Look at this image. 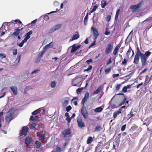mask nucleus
I'll use <instances>...</instances> for the list:
<instances>
[{
  "label": "nucleus",
  "mask_w": 152,
  "mask_h": 152,
  "mask_svg": "<svg viewBox=\"0 0 152 152\" xmlns=\"http://www.w3.org/2000/svg\"><path fill=\"white\" fill-rule=\"evenodd\" d=\"M92 69V66L91 65L89 66L87 69H85L84 71H88L89 70H91Z\"/></svg>",
  "instance_id": "de8ad7c7"
},
{
  "label": "nucleus",
  "mask_w": 152,
  "mask_h": 152,
  "mask_svg": "<svg viewBox=\"0 0 152 152\" xmlns=\"http://www.w3.org/2000/svg\"><path fill=\"white\" fill-rule=\"evenodd\" d=\"M124 108V107H122L120 109L114 112V113L115 114H117V115H118L119 113H121V111L122 110V109Z\"/></svg>",
  "instance_id": "e433bc0d"
},
{
  "label": "nucleus",
  "mask_w": 152,
  "mask_h": 152,
  "mask_svg": "<svg viewBox=\"0 0 152 152\" xmlns=\"http://www.w3.org/2000/svg\"><path fill=\"white\" fill-rule=\"evenodd\" d=\"M80 113L85 119L87 118L88 117V113L86 107H83L81 109Z\"/></svg>",
  "instance_id": "7ed1b4c3"
},
{
  "label": "nucleus",
  "mask_w": 152,
  "mask_h": 152,
  "mask_svg": "<svg viewBox=\"0 0 152 152\" xmlns=\"http://www.w3.org/2000/svg\"><path fill=\"white\" fill-rule=\"evenodd\" d=\"M31 140L30 137H27L25 139V143L26 145H29L31 143Z\"/></svg>",
  "instance_id": "6ab92c4d"
},
{
  "label": "nucleus",
  "mask_w": 152,
  "mask_h": 152,
  "mask_svg": "<svg viewBox=\"0 0 152 152\" xmlns=\"http://www.w3.org/2000/svg\"><path fill=\"white\" fill-rule=\"evenodd\" d=\"M16 31H15L12 34V35H14L16 36H18L20 33V30L19 29H17L15 30Z\"/></svg>",
  "instance_id": "5701e85b"
},
{
  "label": "nucleus",
  "mask_w": 152,
  "mask_h": 152,
  "mask_svg": "<svg viewBox=\"0 0 152 152\" xmlns=\"http://www.w3.org/2000/svg\"><path fill=\"white\" fill-rule=\"evenodd\" d=\"M10 88L14 95H16L17 94V88L16 87L14 86H12L10 87Z\"/></svg>",
  "instance_id": "2eb2a0df"
},
{
  "label": "nucleus",
  "mask_w": 152,
  "mask_h": 152,
  "mask_svg": "<svg viewBox=\"0 0 152 152\" xmlns=\"http://www.w3.org/2000/svg\"><path fill=\"white\" fill-rule=\"evenodd\" d=\"M88 15H87L85 17L84 19V24L85 25H86L88 19Z\"/></svg>",
  "instance_id": "a19ab883"
},
{
  "label": "nucleus",
  "mask_w": 152,
  "mask_h": 152,
  "mask_svg": "<svg viewBox=\"0 0 152 152\" xmlns=\"http://www.w3.org/2000/svg\"><path fill=\"white\" fill-rule=\"evenodd\" d=\"M92 60L90 59L89 60H87L86 61V63L88 64H89L90 63H91L92 62Z\"/></svg>",
  "instance_id": "4d7b16f0"
},
{
  "label": "nucleus",
  "mask_w": 152,
  "mask_h": 152,
  "mask_svg": "<svg viewBox=\"0 0 152 152\" xmlns=\"http://www.w3.org/2000/svg\"><path fill=\"white\" fill-rule=\"evenodd\" d=\"M142 4V3L141 2L136 5H131L130 7V8L133 10L132 11V12H137L139 10V9Z\"/></svg>",
  "instance_id": "f03ea898"
},
{
  "label": "nucleus",
  "mask_w": 152,
  "mask_h": 152,
  "mask_svg": "<svg viewBox=\"0 0 152 152\" xmlns=\"http://www.w3.org/2000/svg\"><path fill=\"white\" fill-rule=\"evenodd\" d=\"M39 136L41 137V139L42 140H43L45 139V135L44 134H40Z\"/></svg>",
  "instance_id": "4c0bfd02"
},
{
  "label": "nucleus",
  "mask_w": 152,
  "mask_h": 152,
  "mask_svg": "<svg viewBox=\"0 0 152 152\" xmlns=\"http://www.w3.org/2000/svg\"><path fill=\"white\" fill-rule=\"evenodd\" d=\"M121 84H118L117 86L116 87V89L117 90H118L120 88V87L121 86Z\"/></svg>",
  "instance_id": "052dcab7"
},
{
  "label": "nucleus",
  "mask_w": 152,
  "mask_h": 152,
  "mask_svg": "<svg viewBox=\"0 0 152 152\" xmlns=\"http://www.w3.org/2000/svg\"><path fill=\"white\" fill-rule=\"evenodd\" d=\"M138 126H137L136 125H134V126H133L131 127V129L132 131H134L135 130L138 128Z\"/></svg>",
  "instance_id": "37998d69"
},
{
  "label": "nucleus",
  "mask_w": 152,
  "mask_h": 152,
  "mask_svg": "<svg viewBox=\"0 0 152 152\" xmlns=\"http://www.w3.org/2000/svg\"><path fill=\"white\" fill-rule=\"evenodd\" d=\"M56 151L57 152H61L62 151V149L58 146L57 145L56 147Z\"/></svg>",
  "instance_id": "c756f323"
},
{
  "label": "nucleus",
  "mask_w": 152,
  "mask_h": 152,
  "mask_svg": "<svg viewBox=\"0 0 152 152\" xmlns=\"http://www.w3.org/2000/svg\"><path fill=\"white\" fill-rule=\"evenodd\" d=\"M77 121L78 126L80 128H82L85 126V124L83 121H82V120L80 118H77Z\"/></svg>",
  "instance_id": "0eeeda50"
},
{
  "label": "nucleus",
  "mask_w": 152,
  "mask_h": 152,
  "mask_svg": "<svg viewBox=\"0 0 152 152\" xmlns=\"http://www.w3.org/2000/svg\"><path fill=\"white\" fill-rule=\"evenodd\" d=\"M12 113L10 110L6 114L5 120L7 122L9 123L12 120Z\"/></svg>",
  "instance_id": "39448f33"
},
{
  "label": "nucleus",
  "mask_w": 152,
  "mask_h": 152,
  "mask_svg": "<svg viewBox=\"0 0 152 152\" xmlns=\"http://www.w3.org/2000/svg\"><path fill=\"white\" fill-rule=\"evenodd\" d=\"M129 103V101L127 100L126 98L124 97V104H125L126 105V103L128 104Z\"/></svg>",
  "instance_id": "0e129e2a"
},
{
  "label": "nucleus",
  "mask_w": 152,
  "mask_h": 152,
  "mask_svg": "<svg viewBox=\"0 0 152 152\" xmlns=\"http://www.w3.org/2000/svg\"><path fill=\"white\" fill-rule=\"evenodd\" d=\"M13 54L14 55H16L17 54V50L16 49H15L12 50Z\"/></svg>",
  "instance_id": "09e8293b"
},
{
  "label": "nucleus",
  "mask_w": 152,
  "mask_h": 152,
  "mask_svg": "<svg viewBox=\"0 0 152 152\" xmlns=\"http://www.w3.org/2000/svg\"><path fill=\"white\" fill-rule=\"evenodd\" d=\"M38 119V118H34L33 117V116H31L30 118V120H31L32 121H36Z\"/></svg>",
  "instance_id": "ea45409f"
},
{
  "label": "nucleus",
  "mask_w": 152,
  "mask_h": 152,
  "mask_svg": "<svg viewBox=\"0 0 152 152\" xmlns=\"http://www.w3.org/2000/svg\"><path fill=\"white\" fill-rule=\"evenodd\" d=\"M151 52L149 50L146 51L145 54L141 53L139 48L137 47V48L136 53L135 55L133 63L136 64L139 63V57H140L142 66H144L146 64V60L150 55Z\"/></svg>",
  "instance_id": "f257e3e1"
},
{
  "label": "nucleus",
  "mask_w": 152,
  "mask_h": 152,
  "mask_svg": "<svg viewBox=\"0 0 152 152\" xmlns=\"http://www.w3.org/2000/svg\"><path fill=\"white\" fill-rule=\"evenodd\" d=\"M111 18V16L110 15H109L107 16V17L106 20L107 22H109Z\"/></svg>",
  "instance_id": "680f3d73"
},
{
  "label": "nucleus",
  "mask_w": 152,
  "mask_h": 152,
  "mask_svg": "<svg viewBox=\"0 0 152 152\" xmlns=\"http://www.w3.org/2000/svg\"><path fill=\"white\" fill-rule=\"evenodd\" d=\"M103 108L104 106L102 105L95 109L94 110V111L96 113L101 112L103 110Z\"/></svg>",
  "instance_id": "f3484780"
},
{
  "label": "nucleus",
  "mask_w": 152,
  "mask_h": 152,
  "mask_svg": "<svg viewBox=\"0 0 152 152\" xmlns=\"http://www.w3.org/2000/svg\"><path fill=\"white\" fill-rule=\"evenodd\" d=\"M101 86L97 88V89L94 92V94H97L99 93L101 91Z\"/></svg>",
  "instance_id": "393cba45"
},
{
  "label": "nucleus",
  "mask_w": 152,
  "mask_h": 152,
  "mask_svg": "<svg viewBox=\"0 0 152 152\" xmlns=\"http://www.w3.org/2000/svg\"><path fill=\"white\" fill-rule=\"evenodd\" d=\"M69 140L68 139H66L65 141V142L63 144V146L65 147L67 144L69 142Z\"/></svg>",
  "instance_id": "3c124183"
},
{
  "label": "nucleus",
  "mask_w": 152,
  "mask_h": 152,
  "mask_svg": "<svg viewBox=\"0 0 152 152\" xmlns=\"http://www.w3.org/2000/svg\"><path fill=\"white\" fill-rule=\"evenodd\" d=\"M132 85H128L126 86H124V93L126 92H129L130 91V89L131 88Z\"/></svg>",
  "instance_id": "9d476101"
},
{
  "label": "nucleus",
  "mask_w": 152,
  "mask_h": 152,
  "mask_svg": "<svg viewBox=\"0 0 152 152\" xmlns=\"http://www.w3.org/2000/svg\"><path fill=\"white\" fill-rule=\"evenodd\" d=\"M93 141V139L92 137H89L88 138L87 143V144H90Z\"/></svg>",
  "instance_id": "a878e982"
},
{
  "label": "nucleus",
  "mask_w": 152,
  "mask_h": 152,
  "mask_svg": "<svg viewBox=\"0 0 152 152\" xmlns=\"http://www.w3.org/2000/svg\"><path fill=\"white\" fill-rule=\"evenodd\" d=\"M53 5L55 6H58L59 4V3L57 1H55L53 2Z\"/></svg>",
  "instance_id": "603ef678"
},
{
  "label": "nucleus",
  "mask_w": 152,
  "mask_h": 152,
  "mask_svg": "<svg viewBox=\"0 0 152 152\" xmlns=\"http://www.w3.org/2000/svg\"><path fill=\"white\" fill-rule=\"evenodd\" d=\"M39 111H38V110H36L32 113V114L33 115H37Z\"/></svg>",
  "instance_id": "8fccbe9b"
},
{
  "label": "nucleus",
  "mask_w": 152,
  "mask_h": 152,
  "mask_svg": "<svg viewBox=\"0 0 152 152\" xmlns=\"http://www.w3.org/2000/svg\"><path fill=\"white\" fill-rule=\"evenodd\" d=\"M56 85V82L55 81L52 82L50 84V86L51 88H54L55 87Z\"/></svg>",
  "instance_id": "72a5a7b5"
},
{
  "label": "nucleus",
  "mask_w": 152,
  "mask_h": 152,
  "mask_svg": "<svg viewBox=\"0 0 152 152\" xmlns=\"http://www.w3.org/2000/svg\"><path fill=\"white\" fill-rule=\"evenodd\" d=\"M93 33L94 35L95 39H96L97 38L99 35V34L97 30H96V31H94L93 32Z\"/></svg>",
  "instance_id": "bb28decb"
},
{
  "label": "nucleus",
  "mask_w": 152,
  "mask_h": 152,
  "mask_svg": "<svg viewBox=\"0 0 152 152\" xmlns=\"http://www.w3.org/2000/svg\"><path fill=\"white\" fill-rule=\"evenodd\" d=\"M39 112L41 113H45V111L43 107L40 108L38 109Z\"/></svg>",
  "instance_id": "2f4dec72"
},
{
  "label": "nucleus",
  "mask_w": 152,
  "mask_h": 152,
  "mask_svg": "<svg viewBox=\"0 0 152 152\" xmlns=\"http://www.w3.org/2000/svg\"><path fill=\"white\" fill-rule=\"evenodd\" d=\"M106 5L107 2L106 1H101V5L102 8H104Z\"/></svg>",
  "instance_id": "aec40b11"
},
{
  "label": "nucleus",
  "mask_w": 152,
  "mask_h": 152,
  "mask_svg": "<svg viewBox=\"0 0 152 152\" xmlns=\"http://www.w3.org/2000/svg\"><path fill=\"white\" fill-rule=\"evenodd\" d=\"M101 129V128L100 126H97L95 128L94 132H98Z\"/></svg>",
  "instance_id": "f704fd0d"
},
{
  "label": "nucleus",
  "mask_w": 152,
  "mask_h": 152,
  "mask_svg": "<svg viewBox=\"0 0 152 152\" xmlns=\"http://www.w3.org/2000/svg\"><path fill=\"white\" fill-rule=\"evenodd\" d=\"M110 34V32L107 31V28H106V30L104 33V34L106 35H108Z\"/></svg>",
  "instance_id": "e2e57ef3"
},
{
  "label": "nucleus",
  "mask_w": 152,
  "mask_h": 152,
  "mask_svg": "<svg viewBox=\"0 0 152 152\" xmlns=\"http://www.w3.org/2000/svg\"><path fill=\"white\" fill-rule=\"evenodd\" d=\"M113 48V46L109 44H108L107 47L105 50V53L107 54L110 53L112 51V49Z\"/></svg>",
  "instance_id": "6e6552de"
},
{
  "label": "nucleus",
  "mask_w": 152,
  "mask_h": 152,
  "mask_svg": "<svg viewBox=\"0 0 152 152\" xmlns=\"http://www.w3.org/2000/svg\"><path fill=\"white\" fill-rule=\"evenodd\" d=\"M110 70H111L110 68L106 69L105 70V73L106 74H108L110 72Z\"/></svg>",
  "instance_id": "bf43d9fd"
},
{
  "label": "nucleus",
  "mask_w": 152,
  "mask_h": 152,
  "mask_svg": "<svg viewBox=\"0 0 152 152\" xmlns=\"http://www.w3.org/2000/svg\"><path fill=\"white\" fill-rule=\"evenodd\" d=\"M83 89V88H79L77 90V94L80 93L82 92Z\"/></svg>",
  "instance_id": "a18cd8bd"
},
{
  "label": "nucleus",
  "mask_w": 152,
  "mask_h": 152,
  "mask_svg": "<svg viewBox=\"0 0 152 152\" xmlns=\"http://www.w3.org/2000/svg\"><path fill=\"white\" fill-rule=\"evenodd\" d=\"M71 117L69 118V117H67L66 119L68 123H69L71 121Z\"/></svg>",
  "instance_id": "69168bd1"
},
{
  "label": "nucleus",
  "mask_w": 152,
  "mask_h": 152,
  "mask_svg": "<svg viewBox=\"0 0 152 152\" xmlns=\"http://www.w3.org/2000/svg\"><path fill=\"white\" fill-rule=\"evenodd\" d=\"M14 21L15 22H18L20 24H22V23L20 20L18 19H16L14 20Z\"/></svg>",
  "instance_id": "338daca9"
},
{
  "label": "nucleus",
  "mask_w": 152,
  "mask_h": 152,
  "mask_svg": "<svg viewBox=\"0 0 152 152\" xmlns=\"http://www.w3.org/2000/svg\"><path fill=\"white\" fill-rule=\"evenodd\" d=\"M151 80V79L149 78L148 75H146L143 86H145L148 83H149Z\"/></svg>",
  "instance_id": "4468645a"
},
{
  "label": "nucleus",
  "mask_w": 152,
  "mask_h": 152,
  "mask_svg": "<svg viewBox=\"0 0 152 152\" xmlns=\"http://www.w3.org/2000/svg\"><path fill=\"white\" fill-rule=\"evenodd\" d=\"M37 20V19H36L32 21L31 23L32 26H34L35 24V23Z\"/></svg>",
  "instance_id": "864d4df0"
},
{
  "label": "nucleus",
  "mask_w": 152,
  "mask_h": 152,
  "mask_svg": "<svg viewBox=\"0 0 152 152\" xmlns=\"http://www.w3.org/2000/svg\"><path fill=\"white\" fill-rule=\"evenodd\" d=\"M53 45V42H51L49 44L46 45L43 48L44 51L46 50L49 48L52 47Z\"/></svg>",
  "instance_id": "ddd939ff"
},
{
  "label": "nucleus",
  "mask_w": 152,
  "mask_h": 152,
  "mask_svg": "<svg viewBox=\"0 0 152 152\" xmlns=\"http://www.w3.org/2000/svg\"><path fill=\"white\" fill-rule=\"evenodd\" d=\"M6 57V55L4 53H0V58L2 59Z\"/></svg>",
  "instance_id": "49530a36"
},
{
  "label": "nucleus",
  "mask_w": 152,
  "mask_h": 152,
  "mask_svg": "<svg viewBox=\"0 0 152 152\" xmlns=\"http://www.w3.org/2000/svg\"><path fill=\"white\" fill-rule=\"evenodd\" d=\"M26 42V41H24V40H23L19 44H18V43L17 44V45L20 47H22L23 46L24 43Z\"/></svg>",
  "instance_id": "7c9ffc66"
},
{
  "label": "nucleus",
  "mask_w": 152,
  "mask_h": 152,
  "mask_svg": "<svg viewBox=\"0 0 152 152\" xmlns=\"http://www.w3.org/2000/svg\"><path fill=\"white\" fill-rule=\"evenodd\" d=\"M119 76V74H113V78H115L116 77H117Z\"/></svg>",
  "instance_id": "774afa93"
},
{
  "label": "nucleus",
  "mask_w": 152,
  "mask_h": 152,
  "mask_svg": "<svg viewBox=\"0 0 152 152\" xmlns=\"http://www.w3.org/2000/svg\"><path fill=\"white\" fill-rule=\"evenodd\" d=\"M62 135L64 137H71V132L69 128L65 129L62 132Z\"/></svg>",
  "instance_id": "20e7f679"
},
{
  "label": "nucleus",
  "mask_w": 152,
  "mask_h": 152,
  "mask_svg": "<svg viewBox=\"0 0 152 152\" xmlns=\"http://www.w3.org/2000/svg\"><path fill=\"white\" fill-rule=\"evenodd\" d=\"M44 19L45 20L47 21L49 20V18L48 15H46L44 16Z\"/></svg>",
  "instance_id": "6e6d98bb"
},
{
  "label": "nucleus",
  "mask_w": 152,
  "mask_h": 152,
  "mask_svg": "<svg viewBox=\"0 0 152 152\" xmlns=\"http://www.w3.org/2000/svg\"><path fill=\"white\" fill-rule=\"evenodd\" d=\"M62 26V25L60 24H58L54 26L53 28H51L49 31V33H51L55 31L60 28Z\"/></svg>",
  "instance_id": "423d86ee"
},
{
  "label": "nucleus",
  "mask_w": 152,
  "mask_h": 152,
  "mask_svg": "<svg viewBox=\"0 0 152 152\" xmlns=\"http://www.w3.org/2000/svg\"><path fill=\"white\" fill-rule=\"evenodd\" d=\"M5 23H4L2 25V27L0 28V32L1 31H5L6 30V32L7 31V30L8 29V28L7 25L6 26H4V25Z\"/></svg>",
  "instance_id": "a211bd4d"
},
{
  "label": "nucleus",
  "mask_w": 152,
  "mask_h": 152,
  "mask_svg": "<svg viewBox=\"0 0 152 152\" xmlns=\"http://www.w3.org/2000/svg\"><path fill=\"white\" fill-rule=\"evenodd\" d=\"M72 109V107L69 105L66 107V111L67 112H69Z\"/></svg>",
  "instance_id": "13d9d810"
},
{
  "label": "nucleus",
  "mask_w": 152,
  "mask_h": 152,
  "mask_svg": "<svg viewBox=\"0 0 152 152\" xmlns=\"http://www.w3.org/2000/svg\"><path fill=\"white\" fill-rule=\"evenodd\" d=\"M97 7H98L96 5L94 6L92 10L90 12V14H91V13L93 12L94 11H95L96 10Z\"/></svg>",
  "instance_id": "58836bf2"
},
{
  "label": "nucleus",
  "mask_w": 152,
  "mask_h": 152,
  "mask_svg": "<svg viewBox=\"0 0 152 152\" xmlns=\"http://www.w3.org/2000/svg\"><path fill=\"white\" fill-rule=\"evenodd\" d=\"M35 146L36 148H39L41 145V143L38 141H36L35 142Z\"/></svg>",
  "instance_id": "412c9836"
},
{
  "label": "nucleus",
  "mask_w": 152,
  "mask_h": 152,
  "mask_svg": "<svg viewBox=\"0 0 152 152\" xmlns=\"http://www.w3.org/2000/svg\"><path fill=\"white\" fill-rule=\"evenodd\" d=\"M143 84L144 83L143 82L141 83H140L139 84L136 86V88L137 89H138L139 88H140V89H141L144 86H143Z\"/></svg>",
  "instance_id": "c85d7f7f"
},
{
  "label": "nucleus",
  "mask_w": 152,
  "mask_h": 152,
  "mask_svg": "<svg viewBox=\"0 0 152 152\" xmlns=\"http://www.w3.org/2000/svg\"><path fill=\"white\" fill-rule=\"evenodd\" d=\"M132 50V49L130 47V46L129 45V48L126 53V56L127 58H129V54L131 52V51Z\"/></svg>",
  "instance_id": "cd10ccee"
},
{
  "label": "nucleus",
  "mask_w": 152,
  "mask_h": 152,
  "mask_svg": "<svg viewBox=\"0 0 152 152\" xmlns=\"http://www.w3.org/2000/svg\"><path fill=\"white\" fill-rule=\"evenodd\" d=\"M118 48L116 47L115 48L113 51V54L114 55H115L117 54L118 50Z\"/></svg>",
  "instance_id": "79ce46f5"
},
{
  "label": "nucleus",
  "mask_w": 152,
  "mask_h": 152,
  "mask_svg": "<svg viewBox=\"0 0 152 152\" xmlns=\"http://www.w3.org/2000/svg\"><path fill=\"white\" fill-rule=\"evenodd\" d=\"M37 124L36 123H32L31 125L30 128L31 129H33L37 125Z\"/></svg>",
  "instance_id": "c03bdc74"
},
{
  "label": "nucleus",
  "mask_w": 152,
  "mask_h": 152,
  "mask_svg": "<svg viewBox=\"0 0 152 152\" xmlns=\"http://www.w3.org/2000/svg\"><path fill=\"white\" fill-rule=\"evenodd\" d=\"M75 34H76L73 36L69 40L70 41L77 39L79 37V35L78 33L77 32H76Z\"/></svg>",
  "instance_id": "9b49d317"
},
{
  "label": "nucleus",
  "mask_w": 152,
  "mask_h": 152,
  "mask_svg": "<svg viewBox=\"0 0 152 152\" xmlns=\"http://www.w3.org/2000/svg\"><path fill=\"white\" fill-rule=\"evenodd\" d=\"M133 30H132L131 32L129 34L127 38V39H126V41H125V43L126 44V42L127 40V39H128V38H129L130 39H131L133 35Z\"/></svg>",
  "instance_id": "4be33fe9"
},
{
  "label": "nucleus",
  "mask_w": 152,
  "mask_h": 152,
  "mask_svg": "<svg viewBox=\"0 0 152 152\" xmlns=\"http://www.w3.org/2000/svg\"><path fill=\"white\" fill-rule=\"evenodd\" d=\"M69 102L68 100H65L63 104V106L64 107L66 106L69 104Z\"/></svg>",
  "instance_id": "c9c22d12"
},
{
  "label": "nucleus",
  "mask_w": 152,
  "mask_h": 152,
  "mask_svg": "<svg viewBox=\"0 0 152 152\" xmlns=\"http://www.w3.org/2000/svg\"><path fill=\"white\" fill-rule=\"evenodd\" d=\"M120 12V9L118 10L116 12L115 18V21H117L118 19V15H119V12Z\"/></svg>",
  "instance_id": "473e14b6"
},
{
  "label": "nucleus",
  "mask_w": 152,
  "mask_h": 152,
  "mask_svg": "<svg viewBox=\"0 0 152 152\" xmlns=\"http://www.w3.org/2000/svg\"><path fill=\"white\" fill-rule=\"evenodd\" d=\"M32 31H30L28 32L25 35V38L24 40L25 41L27 42V40L29 39L30 37V35L32 34Z\"/></svg>",
  "instance_id": "1a4fd4ad"
},
{
  "label": "nucleus",
  "mask_w": 152,
  "mask_h": 152,
  "mask_svg": "<svg viewBox=\"0 0 152 152\" xmlns=\"http://www.w3.org/2000/svg\"><path fill=\"white\" fill-rule=\"evenodd\" d=\"M89 96V94L88 92H87L85 94V96L83 98L82 102V103L84 104L88 99Z\"/></svg>",
  "instance_id": "f8f14e48"
},
{
  "label": "nucleus",
  "mask_w": 152,
  "mask_h": 152,
  "mask_svg": "<svg viewBox=\"0 0 152 152\" xmlns=\"http://www.w3.org/2000/svg\"><path fill=\"white\" fill-rule=\"evenodd\" d=\"M28 128H26L25 129H22L20 130V132L23 135H26L28 132Z\"/></svg>",
  "instance_id": "dca6fc26"
},
{
  "label": "nucleus",
  "mask_w": 152,
  "mask_h": 152,
  "mask_svg": "<svg viewBox=\"0 0 152 152\" xmlns=\"http://www.w3.org/2000/svg\"><path fill=\"white\" fill-rule=\"evenodd\" d=\"M77 50L76 46H75V45H74L72 46V48L70 51V52L72 53L75 52Z\"/></svg>",
  "instance_id": "b1692460"
},
{
  "label": "nucleus",
  "mask_w": 152,
  "mask_h": 152,
  "mask_svg": "<svg viewBox=\"0 0 152 152\" xmlns=\"http://www.w3.org/2000/svg\"><path fill=\"white\" fill-rule=\"evenodd\" d=\"M40 70L39 69H37V70H34V71L32 72L31 73V74H36L37 73H38L39 72V71Z\"/></svg>",
  "instance_id": "5fc2aeb1"
}]
</instances>
